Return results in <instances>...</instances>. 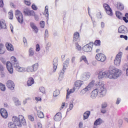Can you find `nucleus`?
I'll return each instance as SVG.
<instances>
[{
    "mask_svg": "<svg viewBox=\"0 0 128 128\" xmlns=\"http://www.w3.org/2000/svg\"><path fill=\"white\" fill-rule=\"evenodd\" d=\"M12 120L13 122L17 125V126H19V128H21L22 124L23 126L26 125V122L22 115H19L18 116H13Z\"/></svg>",
    "mask_w": 128,
    "mask_h": 128,
    "instance_id": "obj_4",
    "label": "nucleus"
},
{
    "mask_svg": "<svg viewBox=\"0 0 128 128\" xmlns=\"http://www.w3.org/2000/svg\"><path fill=\"white\" fill-rule=\"evenodd\" d=\"M23 12L25 16H34V12L30 10L28 8H24Z\"/></svg>",
    "mask_w": 128,
    "mask_h": 128,
    "instance_id": "obj_9",
    "label": "nucleus"
},
{
    "mask_svg": "<svg viewBox=\"0 0 128 128\" xmlns=\"http://www.w3.org/2000/svg\"><path fill=\"white\" fill-rule=\"evenodd\" d=\"M11 62H8L6 64V68L9 72L10 74H12L14 72V68H12V66L16 68V70L19 72H34L32 66H28L26 68L20 66L18 62L16 60V58L14 56L11 57Z\"/></svg>",
    "mask_w": 128,
    "mask_h": 128,
    "instance_id": "obj_1",
    "label": "nucleus"
},
{
    "mask_svg": "<svg viewBox=\"0 0 128 128\" xmlns=\"http://www.w3.org/2000/svg\"><path fill=\"white\" fill-rule=\"evenodd\" d=\"M65 106H66V102H63L60 108V110H62L63 108H64Z\"/></svg>",
    "mask_w": 128,
    "mask_h": 128,
    "instance_id": "obj_56",
    "label": "nucleus"
},
{
    "mask_svg": "<svg viewBox=\"0 0 128 128\" xmlns=\"http://www.w3.org/2000/svg\"><path fill=\"white\" fill-rule=\"evenodd\" d=\"M16 124L14 122H10L8 124V126L10 128H16Z\"/></svg>",
    "mask_w": 128,
    "mask_h": 128,
    "instance_id": "obj_36",
    "label": "nucleus"
},
{
    "mask_svg": "<svg viewBox=\"0 0 128 128\" xmlns=\"http://www.w3.org/2000/svg\"><path fill=\"white\" fill-rule=\"evenodd\" d=\"M36 52H40V44H37L36 45Z\"/></svg>",
    "mask_w": 128,
    "mask_h": 128,
    "instance_id": "obj_52",
    "label": "nucleus"
},
{
    "mask_svg": "<svg viewBox=\"0 0 128 128\" xmlns=\"http://www.w3.org/2000/svg\"><path fill=\"white\" fill-rule=\"evenodd\" d=\"M24 4L27 6H30V2L28 0H24Z\"/></svg>",
    "mask_w": 128,
    "mask_h": 128,
    "instance_id": "obj_58",
    "label": "nucleus"
},
{
    "mask_svg": "<svg viewBox=\"0 0 128 128\" xmlns=\"http://www.w3.org/2000/svg\"><path fill=\"white\" fill-rule=\"evenodd\" d=\"M96 58L98 62H106V55L102 53H99L96 54Z\"/></svg>",
    "mask_w": 128,
    "mask_h": 128,
    "instance_id": "obj_8",
    "label": "nucleus"
},
{
    "mask_svg": "<svg viewBox=\"0 0 128 128\" xmlns=\"http://www.w3.org/2000/svg\"><path fill=\"white\" fill-rule=\"evenodd\" d=\"M62 113L58 112L54 116V118L56 122H60L62 120Z\"/></svg>",
    "mask_w": 128,
    "mask_h": 128,
    "instance_id": "obj_17",
    "label": "nucleus"
},
{
    "mask_svg": "<svg viewBox=\"0 0 128 128\" xmlns=\"http://www.w3.org/2000/svg\"><path fill=\"white\" fill-rule=\"evenodd\" d=\"M30 26H31L35 34H38V27H36L34 23L31 22L30 23Z\"/></svg>",
    "mask_w": 128,
    "mask_h": 128,
    "instance_id": "obj_21",
    "label": "nucleus"
},
{
    "mask_svg": "<svg viewBox=\"0 0 128 128\" xmlns=\"http://www.w3.org/2000/svg\"><path fill=\"white\" fill-rule=\"evenodd\" d=\"M32 66V68L33 70V72H36L38 70V63H36L35 64H34Z\"/></svg>",
    "mask_w": 128,
    "mask_h": 128,
    "instance_id": "obj_32",
    "label": "nucleus"
},
{
    "mask_svg": "<svg viewBox=\"0 0 128 128\" xmlns=\"http://www.w3.org/2000/svg\"><path fill=\"white\" fill-rule=\"evenodd\" d=\"M38 128H42V124L40 122H38L37 124Z\"/></svg>",
    "mask_w": 128,
    "mask_h": 128,
    "instance_id": "obj_57",
    "label": "nucleus"
},
{
    "mask_svg": "<svg viewBox=\"0 0 128 128\" xmlns=\"http://www.w3.org/2000/svg\"><path fill=\"white\" fill-rule=\"evenodd\" d=\"M40 92H42V94H46V89L44 87H40Z\"/></svg>",
    "mask_w": 128,
    "mask_h": 128,
    "instance_id": "obj_47",
    "label": "nucleus"
},
{
    "mask_svg": "<svg viewBox=\"0 0 128 128\" xmlns=\"http://www.w3.org/2000/svg\"><path fill=\"white\" fill-rule=\"evenodd\" d=\"M6 46L9 52H12L14 50V46L10 43H6Z\"/></svg>",
    "mask_w": 128,
    "mask_h": 128,
    "instance_id": "obj_25",
    "label": "nucleus"
},
{
    "mask_svg": "<svg viewBox=\"0 0 128 128\" xmlns=\"http://www.w3.org/2000/svg\"><path fill=\"white\" fill-rule=\"evenodd\" d=\"M52 46V44L50 42H48L46 45V48H50Z\"/></svg>",
    "mask_w": 128,
    "mask_h": 128,
    "instance_id": "obj_61",
    "label": "nucleus"
},
{
    "mask_svg": "<svg viewBox=\"0 0 128 128\" xmlns=\"http://www.w3.org/2000/svg\"><path fill=\"white\" fill-rule=\"evenodd\" d=\"M34 18L36 20H40V18H38V16L36 14V13H34Z\"/></svg>",
    "mask_w": 128,
    "mask_h": 128,
    "instance_id": "obj_60",
    "label": "nucleus"
},
{
    "mask_svg": "<svg viewBox=\"0 0 128 128\" xmlns=\"http://www.w3.org/2000/svg\"><path fill=\"white\" fill-rule=\"evenodd\" d=\"M30 26H31L35 34H38V27H36L34 23L31 22L30 23Z\"/></svg>",
    "mask_w": 128,
    "mask_h": 128,
    "instance_id": "obj_20",
    "label": "nucleus"
},
{
    "mask_svg": "<svg viewBox=\"0 0 128 128\" xmlns=\"http://www.w3.org/2000/svg\"><path fill=\"white\" fill-rule=\"evenodd\" d=\"M44 13L46 14V16L48 18V6H45Z\"/></svg>",
    "mask_w": 128,
    "mask_h": 128,
    "instance_id": "obj_40",
    "label": "nucleus"
},
{
    "mask_svg": "<svg viewBox=\"0 0 128 128\" xmlns=\"http://www.w3.org/2000/svg\"><path fill=\"white\" fill-rule=\"evenodd\" d=\"M84 124L82 123V122H80L78 124L79 128H82Z\"/></svg>",
    "mask_w": 128,
    "mask_h": 128,
    "instance_id": "obj_62",
    "label": "nucleus"
},
{
    "mask_svg": "<svg viewBox=\"0 0 128 128\" xmlns=\"http://www.w3.org/2000/svg\"><path fill=\"white\" fill-rule=\"evenodd\" d=\"M122 70L114 66H110L108 70L99 72L98 78L102 80L104 78H108L110 80H116L122 76Z\"/></svg>",
    "mask_w": 128,
    "mask_h": 128,
    "instance_id": "obj_2",
    "label": "nucleus"
},
{
    "mask_svg": "<svg viewBox=\"0 0 128 128\" xmlns=\"http://www.w3.org/2000/svg\"><path fill=\"white\" fill-rule=\"evenodd\" d=\"M82 50L86 52H89L91 50H92V47L90 46V44H87L82 48Z\"/></svg>",
    "mask_w": 128,
    "mask_h": 128,
    "instance_id": "obj_14",
    "label": "nucleus"
},
{
    "mask_svg": "<svg viewBox=\"0 0 128 128\" xmlns=\"http://www.w3.org/2000/svg\"><path fill=\"white\" fill-rule=\"evenodd\" d=\"M81 78L84 80H87L90 78V73L89 72H85L81 75Z\"/></svg>",
    "mask_w": 128,
    "mask_h": 128,
    "instance_id": "obj_13",
    "label": "nucleus"
},
{
    "mask_svg": "<svg viewBox=\"0 0 128 128\" xmlns=\"http://www.w3.org/2000/svg\"><path fill=\"white\" fill-rule=\"evenodd\" d=\"M23 42H24V46H28V40L25 37L23 38Z\"/></svg>",
    "mask_w": 128,
    "mask_h": 128,
    "instance_id": "obj_48",
    "label": "nucleus"
},
{
    "mask_svg": "<svg viewBox=\"0 0 128 128\" xmlns=\"http://www.w3.org/2000/svg\"><path fill=\"white\" fill-rule=\"evenodd\" d=\"M48 38V30H45V34H44V38H45V40L46 38Z\"/></svg>",
    "mask_w": 128,
    "mask_h": 128,
    "instance_id": "obj_49",
    "label": "nucleus"
},
{
    "mask_svg": "<svg viewBox=\"0 0 128 128\" xmlns=\"http://www.w3.org/2000/svg\"><path fill=\"white\" fill-rule=\"evenodd\" d=\"M53 72H55L56 70V68H58V58H54L53 60Z\"/></svg>",
    "mask_w": 128,
    "mask_h": 128,
    "instance_id": "obj_23",
    "label": "nucleus"
},
{
    "mask_svg": "<svg viewBox=\"0 0 128 128\" xmlns=\"http://www.w3.org/2000/svg\"><path fill=\"white\" fill-rule=\"evenodd\" d=\"M13 102L15 104V106H20V104H22L20 101V100H18V98H14Z\"/></svg>",
    "mask_w": 128,
    "mask_h": 128,
    "instance_id": "obj_28",
    "label": "nucleus"
},
{
    "mask_svg": "<svg viewBox=\"0 0 128 128\" xmlns=\"http://www.w3.org/2000/svg\"><path fill=\"white\" fill-rule=\"evenodd\" d=\"M68 66V64H66L65 63L64 64L63 69H62L63 72H60V76H62V74H64V70H66V68Z\"/></svg>",
    "mask_w": 128,
    "mask_h": 128,
    "instance_id": "obj_35",
    "label": "nucleus"
},
{
    "mask_svg": "<svg viewBox=\"0 0 128 128\" xmlns=\"http://www.w3.org/2000/svg\"><path fill=\"white\" fill-rule=\"evenodd\" d=\"M120 38H124L125 40H128V37L126 36L120 35Z\"/></svg>",
    "mask_w": 128,
    "mask_h": 128,
    "instance_id": "obj_53",
    "label": "nucleus"
},
{
    "mask_svg": "<svg viewBox=\"0 0 128 128\" xmlns=\"http://www.w3.org/2000/svg\"><path fill=\"white\" fill-rule=\"evenodd\" d=\"M60 94V90H56L53 92L54 96L56 97Z\"/></svg>",
    "mask_w": 128,
    "mask_h": 128,
    "instance_id": "obj_43",
    "label": "nucleus"
},
{
    "mask_svg": "<svg viewBox=\"0 0 128 128\" xmlns=\"http://www.w3.org/2000/svg\"><path fill=\"white\" fill-rule=\"evenodd\" d=\"M108 108V103H106V102H104L102 104L101 108Z\"/></svg>",
    "mask_w": 128,
    "mask_h": 128,
    "instance_id": "obj_44",
    "label": "nucleus"
},
{
    "mask_svg": "<svg viewBox=\"0 0 128 128\" xmlns=\"http://www.w3.org/2000/svg\"><path fill=\"white\" fill-rule=\"evenodd\" d=\"M71 62L72 64H74V62H76V56H72L71 59Z\"/></svg>",
    "mask_w": 128,
    "mask_h": 128,
    "instance_id": "obj_59",
    "label": "nucleus"
},
{
    "mask_svg": "<svg viewBox=\"0 0 128 128\" xmlns=\"http://www.w3.org/2000/svg\"><path fill=\"white\" fill-rule=\"evenodd\" d=\"M15 16H16V18H17L18 22L20 24L24 23V16H22V14L20 10H17L16 11Z\"/></svg>",
    "mask_w": 128,
    "mask_h": 128,
    "instance_id": "obj_7",
    "label": "nucleus"
},
{
    "mask_svg": "<svg viewBox=\"0 0 128 128\" xmlns=\"http://www.w3.org/2000/svg\"><path fill=\"white\" fill-rule=\"evenodd\" d=\"M29 56H34V51L32 48H30L28 50Z\"/></svg>",
    "mask_w": 128,
    "mask_h": 128,
    "instance_id": "obj_37",
    "label": "nucleus"
},
{
    "mask_svg": "<svg viewBox=\"0 0 128 128\" xmlns=\"http://www.w3.org/2000/svg\"><path fill=\"white\" fill-rule=\"evenodd\" d=\"M76 90V88H73L72 89L68 90H66V99L68 100V98H70V96L71 94H74Z\"/></svg>",
    "mask_w": 128,
    "mask_h": 128,
    "instance_id": "obj_16",
    "label": "nucleus"
},
{
    "mask_svg": "<svg viewBox=\"0 0 128 128\" xmlns=\"http://www.w3.org/2000/svg\"><path fill=\"white\" fill-rule=\"evenodd\" d=\"M90 116V111H86L84 112L83 114V120H88V118Z\"/></svg>",
    "mask_w": 128,
    "mask_h": 128,
    "instance_id": "obj_24",
    "label": "nucleus"
},
{
    "mask_svg": "<svg viewBox=\"0 0 128 128\" xmlns=\"http://www.w3.org/2000/svg\"><path fill=\"white\" fill-rule=\"evenodd\" d=\"M74 108V104L72 103H70L69 105V108L67 109L66 112H68L70 110H72Z\"/></svg>",
    "mask_w": 128,
    "mask_h": 128,
    "instance_id": "obj_42",
    "label": "nucleus"
},
{
    "mask_svg": "<svg viewBox=\"0 0 128 128\" xmlns=\"http://www.w3.org/2000/svg\"><path fill=\"white\" fill-rule=\"evenodd\" d=\"M120 98H118L116 102V104H120Z\"/></svg>",
    "mask_w": 128,
    "mask_h": 128,
    "instance_id": "obj_64",
    "label": "nucleus"
},
{
    "mask_svg": "<svg viewBox=\"0 0 128 128\" xmlns=\"http://www.w3.org/2000/svg\"><path fill=\"white\" fill-rule=\"evenodd\" d=\"M122 52H119L116 56L114 60V64L116 66H120V60H122Z\"/></svg>",
    "mask_w": 128,
    "mask_h": 128,
    "instance_id": "obj_6",
    "label": "nucleus"
},
{
    "mask_svg": "<svg viewBox=\"0 0 128 128\" xmlns=\"http://www.w3.org/2000/svg\"><path fill=\"white\" fill-rule=\"evenodd\" d=\"M100 112L104 114H106V108H101Z\"/></svg>",
    "mask_w": 128,
    "mask_h": 128,
    "instance_id": "obj_51",
    "label": "nucleus"
},
{
    "mask_svg": "<svg viewBox=\"0 0 128 128\" xmlns=\"http://www.w3.org/2000/svg\"><path fill=\"white\" fill-rule=\"evenodd\" d=\"M94 82H96L94 80H92V82L89 83L87 86L81 90L80 93V96H84L86 92L90 90H92V88L94 86Z\"/></svg>",
    "mask_w": 128,
    "mask_h": 128,
    "instance_id": "obj_5",
    "label": "nucleus"
},
{
    "mask_svg": "<svg viewBox=\"0 0 128 128\" xmlns=\"http://www.w3.org/2000/svg\"><path fill=\"white\" fill-rule=\"evenodd\" d=\"M94 44L95 46H100V40H96L94 42Z\"/></svg>",
    "mask_w": 128,
    "mask_h": 128,
    "instance_id": "obj_50",
    "label": "nucleus"
},
{
    "mask_svg": "<svg viewBox=\"0 0 128 128\" xmlns=\"http://www.w3.org/2000/svg\"><path fill=\"white\" fill-rule=\"evenodd\" d=\"M6 86L11 90H14V83L12 80H7L6 82Z\"/></svg>",
    "mask_w": 128,
    "mask_h": 128,
    "instance_id": "obj_10",
    "label": "nucleus"
},
{
    "mask_svg": "<svg viewBox=\"0 0 128 128\" xmlns=\"http://www.w3.org/2000/svg\"><path fill=\"white\" fill-rule=\"evenodd\" d=\"M97 18H102V14L100 12H98L97 14Z\"/></svg>",
    "mask_w": 128,
    "mask_h": 128,
    "instance_id": "obj_63",
    "label": "nucleus"
},
{
    "mask_svg": "<svg viewBox=\"0 0 128 128\" xmlns=\"http://www.w3.org/2000/svg\"><path fill=\"white\" fill-rule=\"evenodd\" d=\"M116 17L118 18L119 20H122V16L120 12L116 11Z\"/></svg>",
    "mask_w": 128,
    "mask_h": 128,
    "instance_id": "obj_38",
    "label": "nucleus"
},
{
    "mask_svg": "<svg viewBox=\"0 0 128 128\" xmlns=\"http://www.w3.org/2000/svg\"><path fill=\"white\" fill-rule=\"evenodd\" d=\"M37 116H38V118H44V112L40 110H37Z\"/></svg>",
    "mask_w": 128,
    "mask_h": 128,
    "instance_id": "obj_31",
    "label": "nucleus"
},
{
    "mask_svg": "<svg viewBox=\"0 0 128 128\" xmlns=\"http://www.w3.org/2000/svg\"><path fill=\"white\" fill-rule=\"evenodd\" d=\"M6 52L4 46L2 44H0V54H4Z\"/></svg>",
    "mask_w": 128,
    "mask_h": 128,
    "instance_id": "obj_29",
    "label": "nucleus"
},
{
    "mask_svg": "<svg viewBox=\"0 0 128 128\" xmlns=\"http://www.w3.org/2000/svg\"><path fill=\"white\" fill-rule=\"evenodd\" d=\"M117 8L120 10H122L124 8V6L120 2H118L117 4Z\"/></svg>",
    "mask_w": 128,
    "mask_h": 128,
    "instance_id": "obj_34",
    "label": "nucleus"
},
{
    "mask_svg": "<svg viewBox=\"0 0 128 128\" xmlns=\"http://www.w3.org/2000/svg\"><path fill=\"white\" fill-rule=\"evenodd\" d=\"M40 26L42 28H44V21H41L40 22Z\"/></svg>",
    "mask_w": 128,
    "mask_h": 128,
    "instance_id": "obj_54",
    "label": "nucleus"
},
{
    "mask_svg": "<svg viewBox=\"0 0 128 128\" xmlns=\"http://www.w3.org/2000/svg\"><path fill=\"white\" fill-rule=\"evenodd\" d=\"M28 120L31 122H34V118L32 115H28Z\"/></svg>",
    "mask_w": 128,
    "mask_h": 128,
    "instance_id": "obj_45",
    "label": "nucleus"
},
{
    "mask_svg": "<svg viewBox=\"0 0 128 128\" xmlns=\"http://www.w3.org/2000/svg\"><path fill=\"white\" fill-rule=\"evenodd\" d=\"M118 32L119 34H126L128 32V28L124 26H121L118 28Z\"/></svg>",
    "mask_w": 128,
    "mask_h": 128,
    "instance_id": "obj_12",
    "label": "nucleus"
},
{
    "mask_svg": "<svg viewBox=\"0 0 128 128\" xmlns=\"http://www.w3.org/2000/svg\"><path fill=\"white\" fill-rule=\"evenodd\" d=\"M74 84L76 88H80L82 86V85L84 84V82L80 80H77L76 82Z\"/></svg>",
    "mask_w": 128,
    "mask_h": 128,
    "instance_id": "obj_27",
    "label": "nucleus"
},
{
    "mask_svg": "<svg viewBox=\"0 0 128 128\" xmlns=\"http://www.w3.org/2000/svg\"><path fill=\"white\" fill-rule=\"evenodd\" d=\"M98 92L96 88L91 92L90 98H92L94 99L96 98V96H98Z\"/></svg>",
    "mask_w": 128,
    "mask_h": 128,
    "instance_id": "obj_19",
    "label": "nucleus"
},
{
    "mask_svg": "<svg viewBox=\"0 0 128 128\" xmlns=\"http://www.w3.org/2000/svg\"><path fill=\"white\" fill-rule=\"evenodd\" d=\"M8 15L10 20H12L14 18V12H12V10H10L8 12Z\"/></svg>",
    "mask_w": 128,
    "mask_h": 128,
    "instance_id": "obj_41",
    "label": "nucleus"
},
{
    "mask_svg": "<svg viewBox=\"0 0 128 128\" xmlns=\"http://www.w3.org/2000/svg\"><path fill=\"white\" fill-rule=\"evenodd\" d=\"M96 90L98 92V95L100 98H102L106 94V88L104 87V83L102 80L96 82Z\"/></svg>",
    "mask_w": 128,
    "mask_h": 128,
    "instance_id": "obj_3",
    "label": "nucleus"
},
{
    "mask_svg": "<svg viewBox=\"0 0 128 128\" xmlns=\"http://www.w3.org/2000/svg\"><path fill=\"white\" fill-rule=\"evenodd\" d=\"M0 90L2 92L6 91V86L0 82Z\"/></svg>",
    "mask_w": 128,
    "mask_h": 128,
    "instance_id": "obj_39",
    "label": "nucleus"
},
{
    "mask_svg": "<svg viewBox=\"0 0 128 128\" xmlns=\"http://www.w3.org/2000/svg\"><path fill=\"white\" fill-rule=\"evenodd\" d=\"M34 84V78L30 77L28 78V82H27V85L28 86H32V84Z\"/></svg>",
    "mask_w": 128,
    "mask_h": 128,
    "instance_id": "obj_22",
    "label": "nucleus"
},
{
    "mask_svg": "<svg viewBox=\"0 0 128 128\" xmlns=\"http://www.w3.org/2000/svg\"><path fill=\"white\" fill-rule=\"evenodd\" d=\"M78 38H80V34L78 32H76L74 34V38H73V42H76L78 40Z\"/></svg>",
    "mask_w": 128,
    "mask_h": 128,
    "instance_id": "obj_26",
    "label": "nucleus"
},
{
    "mask_svg": "<svg viewBox=\"0 0 128 128\" xmlns=\"http://www.w3.org/2000/svg\"><path fill=\"white\" fill-rule=\"evenodd\" d=\"M32 8L34 10H38V7H36V6L34 4H32Z\"/></svg>",
    "mask_w": 128,
    "mask_h": 128,
    "instance_id": "obj_55",
    "label": "nucleus"
},
{
    "mask_svg": "<svg viewBox=\"0 0 128 128\" xmlns=\"http://www.w3.org/2000/svg\"><path fill=\"white\" fill-rule=\"evenodd\" d=\"M104 8L108 16H112V10L110 8L108 4H104Z\"/></svg>",
    "mask_w": 128,
    "mask_h": 128,
    "instance_id": "obj_11",
    "label": "nucleus"
},
{
    "mask_svg": "<svg viewBox=\"0 0 128 128\" xmlns=\"http://www.w3.org/2000/svg\"><path fill=\"white\" fill-rule=\"evenodd\" d=\"M76 49H77L78 50H82V47L80 46V44H78L76 43Z\"/></svg>",
    "mask_w": 128,
    "mask_h": 128,
    "instance_id": "obj_46",
    "label": "nucleus"
},
{
    "mask_svg": "<svg viewBox=\"0 0 128 128\" xmlns=\"http://www.w3.org/2000/svg\"><path fill=\"white\" fill-rule=\"evenodd\" d=\"M0 113L4 118H8V112L4 108H1L0 110Z\"/></svg>",
    "mask_w": 128,
    "mask_h": 128,
    "instance_id": "obj_15",
    "label": "nucleus"
},
{
    "mask_svg": "<svg viewBox=\"0 0 128 128\" xmlns=\"http://www.w3.org/2000/svg\"><path fill=\"white\" fill-rule=\"evenodd\" d=\"M104 120H102V119L98 118L96 119L94 122V126H100L102 124H104Z\"/></svg>",
    "mask_w": 128,
    "mask_h": 128,
    "instance_id": "obj_18",
    "label": "nucleus"
},
{
    "mask_svg": "<svg viewBox=\"0 0 128 128\" xmlns=\"http://www.w3.org/2000/svg\"><path fill=\"white\" fill-rule=\"evenodd\" d=\"M6 28V24L4 21H0V30Z\"/></svg>",
    "mask_w": 128,
    "mask_h": 128,
    "instance_id": "obj_30",
    "label": "nucleus"
},
{
    "mask_svg": "<svg viewBox=\"0 0 128 128\" xmlns=\"http://www.w3.org/2000/svg\"><path fill=\"white\" fill-rule=\"evenodd\" d=\"M84 62L85 64L88 65V60H86V57L85 56H82L80 58V62Z\"/></svg>",
    "mask_w": 128,
    "mask_h": 128,
    "instance_id": "obj_33",
    "label": "nucleus"
}]
</instances>
